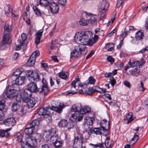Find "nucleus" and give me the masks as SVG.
Here are the masks:
<instances>
[{"label":"nucleus","instance_id":"f257e3e1","mask_svg":"<svg viewBox=\"0 0 148 148\" xmlns=\"http://www.w3.org/2000/svg\"><path fill=\"white\" fill-rule=\"evenodd\" d=\"M92 35V32L89 31L85 32H81L80 33L78 32L76 35L75 40L78 44L84 45H86L87 42Z\"/></svg>","mask_w":148,"mask_h":148},{"label":"nucleus","instance_id":"f03ea898","mask_svg":"<svg viewBox=\"0 0 148 148\" xmlns=\"http://www.w3.org/2000/svg\"><path fill=\"white\" fill-rule=\"evenodd\" d=\"M22 140H20L21 142V145L23 148H32L35 147L37 145V142L34 138L32 136H28L26 138L24 141H22Z\"/></svg>","mask_w":148,"mask_h":148},{"label":"nucleus","instance_id":"7ed1b4c3","mask_svg":"<svg viewBox=\"0 0 148 148\" xmlns=\"http://www.w3.org/2000/svg\"><path fill=\"white\" fill-rule=\"evenodd\" d=\"M84 138L82 134H78L75 136L73 140V147L74 148H85L83 143Z\"/></svg>","mask_w":148,"mask_h":148},{"label":"nucleus","instance_id":"20e7f679","mask_svg":"<svg viewBox=\"0 0 148 148\" xmlns=\"http://www.w3.org/2000/svg\"><path fill=\"white\" fill-rule=\"evenodd\" d=\"M84 49V46H82L81 45L75 46L74 49L71 53V58H76L78 57L81 54L82 51Z\"/></svg>","mask_w":148,"mask_h":148},{"label":"nucleus","instance_id":"39448f33","mask_svg":"<svg viewBox=\"0 0 148 148\" xmlns=\"http://www.w3.org/2000/svg\"><path fill=\"white\" fill-rule=\"evenodd\" d=\"M4 29L5 32L3 36L2 42L3 44H5L8 43L10 38L11 36L8 32L10 31L11 29L9 28V25H5L4 26Z\"/></svg>","mask_w":148,"mask_h":148},{"label":"nucleus","instance_id":"423d86ee","mask_svg":"<svg viewBox=\"0 0 148 148\" xmlns=\"http://www.w3.org/2000/svg\"><path fill=\"white\" fill-rule=\"evenodd\" d=\"M42 85L41 86L40 88H39L38 91L39 92V93H42L45 95H47L49 92V90L47 83L46 80L45 78H42Z\"/></svg>","mask_w":148,"mask_h":148},{"label":"nucleus","instance_id":"0eeeda50","mask_svg":"<svg viewBox=\"0 0 148 148\" xmlns=\"http://www.w3.org/2000/svg\"><path fill=\"white\" fill-rule=\"evenodd\" d=\"M56 132V129L55 128H53L50 130H45L43 134V138L45 140L49 141L50 140L51 135L55 134Z\"/></svg>","mask_w":148,"mask_h":148},{"label":"nucleus","instance_id":"6e6552de","mask_svg":"<svg viewBox=\"0 0 148 148\" xmlns=\"http://www.w3.org/2000/svg\"><path fill=\"white\" fill-rule=\"evenodd\" d=\"M27 75L29 78L32 79L33 80L37 82L39 80V75L36 71L31 70H28L27 71Z\"/></svg>","mask_w":148,"mask_h":148},{"label":"nucleus","instance_id":"1a4fd4ad","mask_svg":"<svg viewBox=\"0 0 148 148\" xmlns=\"http://www.w3.org/2000/svg\"><path fill=\"white\" fill-rule=\"evenodd\" d=\"M3 95L6 96L8 98H13L14 97H16V100H18L17 92L15 90H10L6 89V91L3 94Z\"/></svg>","mask_w":148,"mask_h":148},{"label":"nucleus","instance_id":"9d476101","mask_svg":"<svg viewBox=\"0 0 148 148\" xmlns=\"http://www.w3.org/2000/svg\"><path fill=\"white\" fill-rule=\"evenodd\" d=\"M3 123L6 126L11 127L15 125L16 122L14 118L11 117L4 120Z\"/></svg>","mask_w":148,"mask_h":148},{"label":"nucleus","instance_id":"9b49d317","mask_svg":"<svg viewBox=\"0 0 148 148\" xmlns=\"http://www.w3.org/2000/svg\"><path fill=\"white\" fill-rule=\"evenodd\" d=\"M84 14L86 18L88 19V20L91 23H94L96 22L97 18V15L93 14L91 13L86 12H84Z\"/></svg>","mask_w":148,"mask_h":148},{"label":"nucleus","instance_id":"f8f14e48","mask_svg":"<svg viewBox=\"0 0 148 148\" xmlns=\"http://www.w3.org/2000/svg\"><path fill=\"white\" fill-rule=\"evenodd\" d=\"M27 89L30 92H38L39 88H38L36 84L34 82H31L27 86Z\"/></svg>","mask_w":148,"mask_h":148},{"label":"nucleus","instance_id":"ddd939ff","mask_svg":"<svg viewBox=\"0 0 148 148\" xmlns=\"http://www.w3.org/2000/svg\"><path fill=\"white\" fill-rule=\"evenodd\" d=\"M50 10L53 14H56L59 10V6L58 3L52 1L49 6Z\"/></svg>","mask_w":148,"mask_h":148},{"label":"nucleus","instance_id":"4468645a","mask_svg":"<svg viewBox=\"0 0 148 148\" xmlns=\"http://www.w3.org/2000/svg\"><path fill=\"white\" fill-rule=\"evenodd\" d=\"M113 145V142L112 140L107 138L105 142L102 143L99 148H111Z\"/></svg>","mask_w":148,"mask_h":148},{"label":"nucleus","instance_id":"2eb2a0df","mask_svg":"<svg viewBox=\"0 0 148 148\" xmlns=\"http://www.w3.org/2000/svg\"><path fill=\"white\" fill-rule=\"evenodd\" d=\"M31 95V93L29 90L25 89L21 96L22 101L24 102H27V100L29 99V96H30Z\"/></svg>","mask_w":148,"mask_h":148},{"label":"nucleus","instance_id":"dca6fc26","mask_svg":"<svg viewBox=\"0 0 148 148\" xmlns=\"http://www.w3.org/2000/svg\"><path fill=\"white\" fill-rule=\"evenodd\" d=\"M100 126L103 132H107V130L109 128V123L106 119L103 120L100 123Z\"/></svg>","mask_w":148,"mask_h":148},{"label":"nucleus","instance_id":"f3484780","mask_svg":"<svg viewBox=\"0 0 148 148\" xmlns=\"http://www.w3.org/2000/svg\"><path fill=\"white\" fill-rule=\"evenodd\" d=\"M65 107V106L63 104L60 103L58 106H52L50 108V109L53 110L56 112L60 113L62 112L63 109Z\"/></svg>","mask_w":148,"mask_h":148},{"label":"nucleus","instance_id":"a211bd4d","mask_svg":"<svg viewBox=\"0 0 148 148\" xmlns=\"http://www.w3.org/2000/svg\"><path fill=\"white\" fill-rule=\"evenodd\" d=\"M109 5L108 3L106 0H103L101 3L100 10H102L103 12H106Z\"/></svg>","mask_w":148,"mask_h":148},{"label":"nucleus","instance_id":"6ab92c4d","mask_svg":"<svg viewBox=\"0 0 148 148\" xmlns=\"http://www.w3.org/2000/svg\"><path fill=\"white\" fill-rule=\"evenodd\" d=\"M27 100V101L25 103H27L28 108H30L33 107L36 102L35 99L33 97H30Z\"/></svg>","mask_w":148,"mask_h":148},{"label":"nucleus","instance_id":"aec40b11","mask_svg":"<svg viewBox=\"0 0 148 148\" xmlns=\"http://www.w3.org/2000/svg\"><path fill=\"white\" fill-rule=\"evenodd\" d=\"M16 101L14 102L11 107V110L13 111H16L19 108L21 105V100L18 99Z\"/></svg>","mask_w":148,"mask_h":148},{"label":"nucleus","instance_id":"412c9836","mask_svg":"<svg viewBox=\"0 0 148 148\" xmlns=\"http://www.w3.org/2000/svg\"><path fill=\"white\" fill-rule=\"evenodd\" d=\"M82 106L79 103L75 104L71 108V110L72 112H79L81 114V111L82 110Z\"/></svg>","mask_w":148,"mask_h":148},{"label":"nucleus","instance_id":"4be33fe9","mask_svg":"<svg viewBox=\"0 0 148 148\" xmlns=\"http://www.w3.org/2000/svg\"><path fill=\"white\" fill-rule=\"evenodd\" d=\"M38 113L40 115H47L49 114V112L48 109H45L42 107L39 109Z\"/></svg>","mask_w":148,"mask_h":148},{"label":"nucleus","instance_id":"5701e85b","mask_svg":"<svg viewBox=\"0 0 148 148\" xmlns=\"http://www.w3.org/2000/svg\"><path fill=\"white\" fill-rule=\"evenodd\" d=\"M25 79V77L18 76L15 79V83H13V84L18 85H22L24 83Z\"/></svg>","mask_w":148,"mask_h":148},{"label":"nucleus","instance_id":"b1692460","mask_svg":"<svg viewBox=\"0 0 148 148\" xmlns=\"http://www.w3.org/2000/svg\"><path fill=\"white\" fill-rule=\"evenodd\" d=\"M84 123L87 125H92L93 124V118L89 116H86L84 118Z\"/></svg>","mask_w":148,"mask_h":148},{"label":"nucleus","instance_id":"393cba45","mask_svg":"<svg viewBox=\"0 0 148 148\" xmlns=\"http://www.w3.org/2000/svg\"><path fill=\"white\" fill-rule=\"evenodd\" d=\"M11 129V128H9L6 130H0V136L1 137H8L9 136V134L8 132Z\"/></svg>","mask_w":148,"mask_h":148},{"label":"nucleus","instance_id":"a878e982","mask_svg":"<svg viewBox=\"0 0 148 148\" xmlns=\"http://www.w3.org/2000/svg\"><path fill=\"white\" fill-rule=\"evenodd\" d=\"M51 1L48 0H40L39 4L44 7L49 6Z\"/></svg>","mask_w":148,"mask_h":148},{"label":"nucleus","instance_id":"bb28decb","mask_svg":"<svg viewBox=\"0 0 148 148\" xmlns=\"http://www.w3.org/2000/svg\"><path fill=\"white\" fill-rule=\"evenodd\" d=\"M144 36L143 32L142 31L139 30L136 34L135 38L137 40H141L143 39Z\"/></svg>","mask_w":148,"mask_h":148},{"label":"nucleus","instance_id":"cd10ccee","mask_svg":"<svg viewBox=\"0 0 148 148\" xmlns=\"http://www.w3.org/2000/svg\"><path fill=\"white\" fill-rule=\"evenodd\" d=\"M80 114L79 112L77 111L75 112L74 114H71V116L70 117V119L71 121L73 122H75L78 118Z\"/></svg>","mask_w":148,"mask_h":148},{"label":"nucleus","instance_id":"c85d7f7f","mask_svg":"<svg viewBox=\"0 0 148 148\" xmlns=\"http://www.w3.org/2000/svg\"><path fill=\"white\" fill-rule=\"evenodd\" d=\"M132 112L128 113L125 117L124 118L125 120H127V121L126 123L127 124H128L130 123L133 120V116H132Z\"/></svg>","mask_w":148,"mask_h":148},{"label":"nucleus","instance_id":"c756f323","mask_svg":"<svg viewBox=\"0 0 148 148\" xmlns=\"http://www.w3.org/2000/svg\"><path fill=\"white\" fill-rule=\"evenodd\" d=\"M36 60L34 58H33L32 56H30L29 59L27 62L26 64L27 66H33Z\"/></svg>","mask_w":148,"mask_h":148},{"label":"nucleus","instance_id":"7c9ffc66","mask_svg":"<svg viewBox=\"0 0 148 148\" xmlns=\"http://www.w3.org/2000/svg\"><path fill=\"white\" fill-rule=\"evenodd\" d=\"M33 9L36 15L38 16H41L42 14L40 9L36 6H33Z\"/></svg>","mask_w":148,"mask_h":148},{"label":"nucleus","instance_id":"2f4dec72","mask_svg":"<svg viewBox=\"0 0 148 148\" xmlns=\"http://www.w3.org/2000/svg\"><path fill=\"white\" fill-rule=\"evenodd\" d=\"M6 8H8V11L10 12L12 14V17H14V20H15L16 19L15 18H16L17 17H18V14H15L14 11L13 9H11L10 8V5L9 4L7 5V6L6 7Z\"/></svg>","mask_w":148,"mask_h":148},{"label":"nucleus","instance_id":"473e14b6","mask_svg":"<svg viewBox=\"0 0 148 148\" xmlns=\"http://www.w3.org/2000/svg\"><path fill=\"white\" fill-rule=\"evenodd\" d=\"M34 128L30 125L29 127H27L25 130V132L27 135L31 134L33 132Z\"/></svg>","mask_w":148,"mask_h":148},{"label":"nucleus","instance_id":"72a5a7b5","mask_svg":"<svg viewBox=\"0 0 148 148\" xmlns=\"http://www.w3.org/2000/svg\"><path fill=\"white\" fill-rule=\"evenodd\" d=\"M140 71L138 70V69L135 68L134 69L129 71L131 75L137 77L139 75Z\"/></svg>","mask_w":148,"mask_h":148},{"label":"nucleus","instance_id":"f704fd0d","mask_svg":"<svg viewBox=\"0 0 148 148\" xmlns=\"http://www.w3.org/2000/svg\"><path fill=\"white\" fill-rule=\"evenodd\" d=\"M91 109L88 106L84 107L82 108V110L81 111V114H84L88 113L90 111Z\"/></svg>","mask_w":148,"mask_h":148},{"label":"nucleus","instance_id":"c9c22d12","mask_svg":"<svg viewBox=\"0 0 148 148\" xmlns=\"http://www.w3.org/2000/svg\"><path fill=\"white\" fill-rule=\"evenodd\" d=\"M24 71V69L22 68H20L16 69L13 73L14 76H16L19 75Z\"/></svg>","mask_w":148,"mask_h":148},{"label":"nucleus","instance_id":"e433bc0d","mask_svg":"<svg viewBox=\"0 0 148 148\" xmlns=\"http://www.w3.org/2000/svg\"><path fill=\"white\" fill-rule=\"evenodd\" d=\"M67 124V121L65 119H62L58 123V125L60 127H65Z\"/></svg>","mask_w":148,"mask_h":148},{"label":"nucleus","instance_id":"4c0bfd02","mask_svg":"<svg viewBox=\"0 0 148 148\" xmlns=\"http://www.w3.org/2000/svg\"><path fill=\"white\" fill-rule=\"evenodd\" d=\"M59 139L60 138L56 134H55L54 135H51L50 140L51 142H52L53 144Z\"/></svg>","mask_w":148,"mask_h":148},{"label":"nucleus","instance_id":"58836bf2","mask_svg":"<svg viewBox=\"0 0 148 148\" xmlns=\"http://www.w3.org/2000/svg\"><path fill=\"white\" fill-rule=\"evenodd\" d=\"M89 22L88 20H86L84 18H82L79 21V24L82 26H85L87 25Z\"/></svg>","mask_w":148,"mask_h":148},{"label":"nucleus","instance_id":"ea45409f","mask_svg":"<svg viewBox=\"0 0 148 148\" xmlns=\"http://www.w3.org/2000/svg\"><path fill=\"white\" fill-rule=\"evenodd\" d=\"M40 122L38 120H34L29 124V125L33 127L34 129V127L36 126H37L39 124Z\"/></svg>","mask_w":148,"mask_h":148},{"label":"nucleus","instance_id":"a19ab883","mask_svg":"<svg viewBox=\"0 0 148 148\" xmlns=\"http://www.w3.org/2000/svg\"><path fill=\"white\" fill-rule=\"evenodd\" d=\"M32 136H33L35 139V140L36 141H37V140H38L39 141H40L41 138V136L40 134L37 133L36 134H34Z\"/></svg>","mask_w":148,"mask_h":148},{"label":"nucleus","instance_id":"79ce46f5","mask_svg":"<svg viewBox=\"0 0 148 148\" xmlns=\"http://www.w3.org/2000/svg\"><path fill=\"white\" fill-rule=\"evenodd\" d=\"M88 84H93L95 82V79L92 76H90L87 81Z\"/></svg>","mask_w":148,"mask_h":148},{"label":"nucleus","instance_id":"37998d69","mask_svg":"<svg viewBox=\"0 0 148 148\" xmlns=\"http://www.w3.org/2000/svg\"><path fill=\"white\" fill-rule=\"evenodd\" d=\"M93 133L96 134H102L101 130L99 128H96L94 129L93 131Z\"/></svg>","mask_w":148,"mask_h":148},{"label":"nucleus","instance_id":"c03bdc74","mask_svg":"<svg viewBox=\"0 0 148 148\" xmlns=\"http://www.w3.org/2000/svg\"><path fill=\"white\" fill-rule=\"evenodd\" d=\"M53 145L56 147H61L62 145V142L60 138L55 143L53 144Z\"/></svg>","mask_w":148,"mask_h":148},{"label":"nucleus","instance_id":"a18cd8bd","mask_svg":"<svg viewBox=\"0 0 148 148\" xmlns=\"http://www.w3.org/2000/svg\"><path fill=\"white\" fill-rule=\"evenodd\" d=\"M57 44L56 42L55 41H52L51 45V49L52 50L56 49V48H58V46H57Z\"/></svg>","mask_w":148,"mask_h":148},{"label":"nucleus","instance_id":"49530a36","mask_svg":"<svg viewBox=\"0 0 148 148\" xmlns=\"http://www.w3.org/2000/svg\"><path fill=\"white\" fill-rule=\"evenodd\" d=\"M5 101L4 99L0 100V111H2L5 108Z\"/></svg>","mask_w":148,"mask_h":148},{"label":"nucleus","instance_id":"de8ad7c7","mask_svg":"<svg viewBox=\"0 0 148 148\" xmlns=\"http://www.w3.org/2000/svg\"><path fill=\"white\" fill-rule=\"evenodd\" d=\"M140 62L137 61L136 62H134L132 63L131 62V66L134 67L138 65L140 68L141 67V65L140 64Z\"/></svg>","mask_w":148,"mask_h":148},{"label":"nucleus","instance_id":"09e8293b","mask_svg":"<svg viewBox=\"0 0 148 148\" xmlns=\"http://www.w3.org/2000/svg\"><path fill=\"white\" fill-rule=\"evenodd\" d=\"M39 54V52L38 51H35L30 56H32L33 58H34L36 60V57L38 56Z\"/></svg>","mask_w":148,"mask_h":148},{"label":"nucleus","instance_id":"8fccbe9b","mask_svg":"<svg viewBox=\"0 0 148 148\" xmlns=\"http://www.w3.org/2000/svg\"><path fill=\"white\" fill-rule=\"evenodd\" d=\"M107 61L111 64H113L114 61V59L111 56H108L106 59Z\"/></svg>","mask_w":148,"mask_h":148},{"label":"nucleus","instance_id":"3c124183","mask_svg":"<svg viewBox=\"0 0 148 148\" xmlns=\"http://www.w3.org/2000/svg\"><path fill=\"white\" fill-rule=\"evenodd\" d=\"M27 38V36L24 33H23L21 35V39H20V40H21V42H22V43L24 44V42L26 40Z\"/></svg>","mask_w":148,"mask_h":148},{"label":"nucleus","instance_id":"603ef678","mask_svg":"<svg viewBox=\"0 0 148 148\" xmlns=\"http://www.w3.org/2000/svg\"><path fill=\"white\" fill-rule=\"evenodd\" d=\"M59 76L60 77L64 79L66 78L67 77V75H66L65 73L63 72L59 73Z\"/></svg>","mask_w":148,"mask_h":148},{"label":"nucleus","instance_id":"864d4df0","mask_svg":"<svg viewBox=\"0 0 148 148\" xmlns=\"http://www.w3.org/2000/svg\"><path fill=\"white\" fill-rule=\"evenodd\" d=\"M87 43L86 45H87L89 46L92 45L94 43H95L93 41V40L90 38L88 39V40L87 42Z\"/></svg>","mask_w":148,"mask_h":148},{"label":"nucleus","instance_id":"5fc2aeb1","mask_svg":"<svg viewBox=\"0 0 148 148\" xmlns=\"http://www.w3.org/2000/svg\"><path fill=\"white\" fill-rule=\"evenodd\" d=\"M20 44L19 45H16V49L17 50H18L20 49L21 48V46H23V44L22 43V42H21V40H19Z\"/></svg>","mask_w":148,"mask_h":148},{"label":"nucleus","instance_id":"6e6d98bb","mask_svg":"<svg viewBox=\"0 0 148 148\" xmlns=\"http://www.w3.org/2000/svg\"><path fill=\"white\" fill-rule=\"evenodd\" d=\"M25 113V110L24 108L23 107L21 108L20 110V111H18L19 114L21 116L23 115Z\"/></svg>","mask_w":148,"mask_h":148},{"label":"nucleus","instance_id":"4d7b16f0","mask_svg":"<svg viewBox=\"0 0 148 148\" xmlns=\"http://www.w3.org/2000/svg\"><path fill=\"white\" fill-rule=\"evenodd\" d=\"M76 92H77L76 91L69 90L66 91L65 92V94L66 95H73L76 93Z\"/></svg>","mask_w":148,"mask_h":148},{"label":"nucleus","instance_id":"13d9d810","mask_svg":"<svg viewBox=\"0 0 148 148\" xmlns=\"http://www.w3.org/2000/svg\"><path fill=\"white\" fill-rule=\"evenodd\" d=\"M86 93L88 95H90L94 92V90L92 88H89L88 90L86 91Z\"/></svg>","mask_w":148,"mask_h":148},{"label":"nucleus","instance_id":"bf43d9fd","mask_svg":"<svg viewBox=\"0 0 148 148\" xmlns=\"http://www.w3.org/2000/svg\"><path fill=\"white\" fill-rule=\"evenodd\" d=\"M95 51L93 50L92 51L89 53V54L86 57V60L88 59L89 58L91 57L95 53Z\"/></svg>","mask_w":148,"mask_h":148},{"label":"nucleus","instance_id":"052dcab7","mask_svg":"<svg viewBox=\"0 0 148 148\" xmlns=\"http://www.w3.org/2000/svg\"><path fill=\"white\" fill-rule=\"evenodd\" d=\"M65 127L68 129H71L73 128V125L71 123H68L67 122Z\"/></svg>","mask_w":148,"mask_h":148},{"label":"nucleus","instance_id":"680f3d73","mask_svg":"<svg viewBox=\"0 0 148 148\" xmlns=\"http://www.w3.org/2000/svg\"><path fill=\"white\" fill-rule=\"evenodd\" d=\"M124 0H118L116 3V6L117 7H119L123 3Z\"/></svg>","mask_w":148,"mask_h":148},{"label":"nucleus","instance_id":"e2e57ef3","mask_svg":"<svg viewBox=\"0 0 148 148\" xmlns=\"http://www.w3.org/2000/svg\"><path fill=\"white\" fill-rule=\"evenodd\" d=\"M110 80V81L112 85V86H114L116 83L115 80L114 79V77H111Z\"/></svg>","mask_w":148,"mask_h":148},{"label":"nucleus","instance_id":"0e129e2a","mask_svg":"<svg viewBox=\"0 0 148 148\" xmlns=\"http://www.w3.org/2000/svg\"><path fill=\"white\" fill-rule=\"evenodd\" d=\"M108 45H112V46H111L110 47H109L108 48V49L107 50L108 51H111L112 50H113L114 49V47L113 46V43H109L108 44H107Z\"/></svg>","mask_w":148,"mask_h":148},{"label":"nucleus","instance_id":"69168bd1","mask_svg":"<svg viewBox=\"0 0 148 148\" xmlns=\"http://www.w3.org/2000/svg\"><path fill=\"white\" fill-rule=\"evenodd\" d=\"M19 56V54L15 52L14 53L12 57V59L13 60H15L18 58Z\"/></svg>","mask_w":148,"mask_h":148},{"label":"nucleus","instance_id":"338daca9","mask_svg":"<svg viewBox=\"0 0 148 148\" xmlns=\"http://www.w3.org/2000/svg\"><path fill=\"white\" fill-rule=\"evenodd\" d=\"M131 61L130 60L129 62L127 64L126 66H125V71H126L127 69L131 67Z\"/></svg>","mask_w":148,"mask_h":148},{"label":"nucleus","instance_id":"774afa93","mask_svg":"<svg viewBox=\"0 0 148 148\" xmlns=\"http://www.w3.org/2000/svg\"><path fill=\"white\" fill-rule=\"evenodd\" d=\"M4 62V60L3 59H0V69L3 66Z\"/></svg>","mask_w":148,"mask_h":148}]
</instances>
